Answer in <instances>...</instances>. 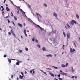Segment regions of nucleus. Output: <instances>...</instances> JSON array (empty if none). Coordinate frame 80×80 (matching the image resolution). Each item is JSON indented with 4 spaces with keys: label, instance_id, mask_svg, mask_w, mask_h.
<instances>
[{
    "label": "nucleus",
    "instance_id": "f257e3e1",
    "mask_svg": "<svg viewBox=\"0 0 80 80\" xmlns=\"http://www.w3.org/2000/svg\"><path fill=\"white\" fill-rule=\"evenodd\" d=\"M71 25H70L71 27H72L74 25V23L75 24H78V22H76L75 20H73L70 22Z\"/></svg>",
    "mask_w": 80,
    "mask_h": 80
},
{
    "label": "nucleus",
    "instance_id": "f03ea898",
    "mask_svg": "<svg viewBox=\"0 0 80 80\" xmlns=\"http://www.w3.org/2000/svg\"><path fill=\"white\" fill-rule=\"evenodd\" d=\"M36 15H37V17H38V21L39 22H40V18H42V16L40 15L38 13H36Z\"/></svg>",
    "mask_w": 80,
    "mask_h": 80
},
{
    "label": "nucleus",
    "instance_id": "7ed1b4c3",
    "mask_svg": "<svg viewBox=\"0 0 80 80\" xmlns=\"http://www.w3.org/2000/svg\"><path fill=\"white\" fill-rule=\"evenodd\" d=\"M19 10L21 12H22V16H25V17H27V16H26V15H25V12L23 11L22 10V9L21 8H19Z\"/></svg>",
    "mask_w": 80,
    "mask_h": 80
},
{
    "label": "nucleus",
    "instance_id": "20e7f679",
    "mask_svg": "<svg viewBox=\"0 0 80 80\" xmlns=\"http://www.w3.org/2000/svg\"><path fill=\"white\" fill-rule=\"evenodd\" d=\"M70 53H74V52H75V50L73 48L72 49V48H70Z\"/></svg>",
    "mask_w": 80,
    "mask_h": 80
},
{
    "label": "nucleus",
    "instance_id": "39448f33",
    "mask_svg": "<svg viewBox=\"0 0 80 80\" xmlns=\"http://www.w3.org/2000/svg\"><path fill=\"white\" fill-rule=\"evenodd\" d=\"M66 25L67 27V26H65V28H66V29H68V28H71V27H70V26L68 23H67L66 24Z\"/></svg>",
    "mask_w": 80,
    "mask_h": 80
},
{
    "label": "nucleus",
    "instance_id": "423d86ee",
    "mask_svg": "<svg viewBox=\"0 0 80 80\" xmlns=\"http://www.w3.org/2000/svg\"><path fill=\"white\" fill-rule=\"evenodd\" d=\"M52 34H56V30L55 29H52L51 32Z\"/></svg>",
    "mask_w": 80,
    "mask_h": 80
},
{
    "label": "nucleus",
    "instance_id": "0eeeda50",
    "mask_svg": "<svg viewBox=\"0 0 80 80\" xmlns=\"http://www.w3.org/2000/svg\"><path fill=\"white\" fill-rule=\"evenodd\" d=\"M50 40L51 41H52V42H54V41L56 39L55 38H54L53 37H51L50 38Z\"/></svg>",
    "mask_w": 80,
    "mask_h": 80
},
{
    "label": "nucleus",
    "instance_id": "6e6552de",
    "mask_svg": "<svg viewBox=\"0 0 80 80\" xmlns=\"http://www.w3.org/2000/svg\"><path fill=\"white\" fill-rule=\"evenodd\" d=\"M53 16L55 17H57L58 16V14L55 12H54L53 13Z\"/></svg>",
    "mask_w": 80,
    "mask_h": 80
},
{
    "label": "nucleus",
    "instance_id": "1a4fd4ad",
    "mask_svg": "<svg viewBox=\"0 0 80 80\" xmlns=\"http://www.w3.org/2000/svg\"><path fill=\"white\" fill-rule=\"evenodd\" d=\"M60 73V74H61V75H63L64 76H66V75H67V73H65L63 72H61Z\"/></svg>",
    "mask_w": 80,
    "mask_h": 80
},
{
    "label": "nucleus",
    "instance_id": "9d476101",
    "mask_svg": "<svg viewBox=\"0 0 80 80\" xmlns=\"http://www.w3.org/2000/svg\"><path fill=\"white\" fill-rule=\"evenodd\" d=\"M68 39L70 38V33L68 32L67 34Z\"/></svg>",
    "mask_w": 80,
    "mask_h": 80
},
{
    "label": "nucleus",
    "instance_id": "9b49d317",
    "mask_svg": "<svg viewBox=\"0 0 80 80\" xmlns=\"http://www.w3.org/2000/svg\"><path fill=\"white\" fill-rule=\"evenodd\" d=\"M18 25L20 27H23V25L20 23H18Z\"/></svg>",
    "mask_w": 80,
    "mask_h": 80
},
{
    "label": "nucleus",
    "instance_id": "f8f14e48",
    "mask_svg": "<svg viewBox=\"0 0 80 80\" xmlns=\"http://www.w3.org/2000/svg\"><path fill=\"white\" fill-rule=\"evenodd\" d=\"M65 7L69 6V3L66 2L65 4Z\"/></svg>",
    "mask_w": 80,
    "mask_h": 80
},
{
    "label": "nucleus",
    "instance_id": "ddd939ff",
    "mask_svg": "<svg viewBox=\"0 0 80 80\" xmlns=\"http://www.w3.org/2000/svg\"><path fill=\"white\" fill-rule=\"evenodd\" d=\"M71 68L72 72V73H74V72H75V70L73 69V67H72Z\"/></svg>",
    "mask_w": 80,
    "mask_h": 80
},
{
    "label": "nucleus",
    "instance_id": "4468645a",
    "mask_svg": "<svg viewBox=\"0 0 80 80\" xmlns=\"http://www.w3.org/2000/svg\"><path fill=\"white\" fill-rule=\"evenodd\" d=\"M46 56L47 57H52V56L51 54H49L48 55H46Z\"/></svg>",
    "mask_w": 80,
    "mask_h": 80
},
{
    "label": "nucleus",
    "instance_id": "2eb2a0df",
    "mask_svg": "<svg viewBox=\"0 0 80 80\" xmlns=\"http://www.w3.org/2000/svg\"><path fill=\"white\" fill-rule=\"evenodd\" d=\"M23 78V76H21V75H19V78L21 79H22Z\"/></svg>",
    "mask_w": 80,
    "mask_h": 80
},
{
    "label": "nucleus",
    "instance_id": "dca6fc26",
    "mask_svg": "<svg viewBox=\"0 0 80 80\" xmlns=\"http://www.w3.org/2000/svg\"><path fill=\"white\" fill-rule=\"evenodd\" d=\"M76 17L78 19H79V15H78V14H76Z\"/></svg>",
    "mask_w": 80,
    "mask_h": 80
},
{
    "label": "nucleus",
    "instance_id": "f3484780",
    "mask_svg": "<svg viewBox=\"0 0 80 80\" xmlns=\"http://www.w3.org/2000/svg\"><path fill=\"white\" fill-rule=\"evenodd\" d=\"M6 9L7 11H10V9L8 7H6Z\"/></svg>",
    "mask_w": 80,
    "mask_h": 80
},
{
    "label": "nucleus",
    "instance_id": "a211bd4d",
    "mask_svg": "<svg viewBox=\"0 0 80 80\" xmlns=\"http://www.w3.org/2000/svg\"><path fill=\"white\" fill-rule=\"evenodd\" d=\"M61 67H62V68H65V67H66L65 65L63 64H62L61 65Z\"/></svg>",
    "mask_w": 80,
    "mask_h": 80
},
{
    "label": "nucleus",
    "instance_id": "6ab92c4d",
    "mask_svg": "<svg viewBox=\"0 0 80 80\" xmlns=\"http://www.w3.org/2000/svg\"><path fill=\"white\" fill-rule=\"evenodd\" d=\"M8 62L9 63H11V59H10L8 58Z\"/></svg>",
    "mask_w": 80,
    "mask_h": 80
},
{
    "label": "nucleus",
    "instance_id": "aec40b11",
    "mask_svg": "<svg viewBox=\"0 0 80 80\" xmlns=\"http://www.w3.org/2000/svg\"><path fill=\"white\" fill-rule=\"evenodd\" d=\"M51 75V76H52V77H54V74L53 73H49Z\"/></svg>",
    "mask_w": 80,
    "mask_h": 80
},
{
    "label": "nucleus",
    "instance_id": "412c9836",
    "mask_svg": "<svg viewBox=\"0 0 80 80\" xmlns=\"http://www.w3.org/2000/svg\"><path fill=\"white\" fill-rule=\"evenodd\" d=\"M54 45L55 46H56V45H57V42H54Z\"/></svg>",
    "mask_w": 80,
    "mask_h": 80
},
{
    "label": "nucleus",
    "instance_id": "4be33fe9",
    "mask_svg": "<svg viewBox=\"0 0 80 80\" xmlns=\"http://www.w3.org/2000/svg\"><path fill=\"white\" fill-rule=\"evenodd\" d=\"M64 2H66V3H68V2H69V0H65Z\"/></svg>",
    "mask_w": 80,
    "mask_h": 80
},
{
    "label": "nucleus",
    "instance_id": "5701e85b",
    "mask_svg": "<svg viewBox=\"0 0 80 80\" xmlns=\"http://www.w3.org/2000/svg\"><path fill=\"white\" fill-rule=\"evenodd\" d=\"M28 8H30L31 7V6H30V5L29 4H28Z\"/></svg>",
    "mask_w": 80,
    "mask_h": 80
},
{
    "label": "nucleus",
    "instance_id": "b1692460",
    "mask_svg": "<svg viewBox=\"0 0 80 80\" xmlns=\"http://www.w3.org/2000/svg\"><path fill=\"white\" fill-rule=\"evenodd\" d=\"M42 50L43 51H45V48L44 47H42Z\"/></svg>",
    "mask_w": 80,
    "mask_h": 80
},
{
    "label": "nucleus",
    "instance_id": "393cba45",
    "mask_svg": "<svg viewBox=\"0 0 80 80\" xmlns=\"http://www.w3.org/2000/svg\"><path fill=\"white\" fill-rule=\"evenodd\" d=\"M16 65H20V63L18 62H17L16 63Z\"/></svg>",
    "mask_w": 80,
    "mask_h": 80
},
{
    "label": "nucleus",
    "instance_id": "a878e982",
    "mask_svg": "<svg viewBox=\"0 0 80 80\" xmlns=\"http://www.w3.org/2000/svg\"><path fill=\"white\" fill-rule=\"evenodd\" d=\"M12 34L13 35L14 37H16V35H15V34L14 33V32H12Z\"/></svg>",
    "mask_w": 80,
    "mask_h": 80
},
{
    "label": "nucleus",
    "instance_id": "bb28decb",
    "mask_svg": "<svg viewBox=\"0 0 80 80\" xmlns=\"http://www.w3.org/2000/svg\"><path fill=\"white\" fill-rule=\"evenodd\" d=\"M52 67H53L55 69H58V67H55V66H52Z\"/></svg>",
    "mask_w": 80,
    "mask_h": 80
},
{
    "label": "nucleus",
    "instance_id": "cd10ccee",
    "mask_svg": "<svg viewBox=\"0 0 80 80\" xmlns=\"http://www.w3.org/2000/svg\"><path fill=\"white\" fill-rule=\"evenodd\" d=\"M63 34L64 35V37H66V34H65V32H63Z\"/></svg>",
    "mask_w": 80,
    "mask_h": 80
},
{
    "label": "nucleus",
    "instance_id": "c85d7f7f",
    "mask_svg": "<svg viewBox=\"0 0 80 80\" xmlns=\"http://www.w3.org/2000/svg\"><path fill=\"white\" fill-rule=\"evenodd\" d=\"M43 6H44V7H47V5L46 4H44Z\"/></svg>",
    "mask_w": 80,
    "mask_h": 80
},
{
    "label": "nucleus",
    "instance_id": "c756f323",
    "mask_svg": "<svg viewBox=\"0 0 80 80\" xmlns=\"http://www.w3.org/2000/svg\"><path fill=\"white\" fill-rule=\"evenodd\" d=\"M19 52H20V53H22V50L19 49Z\"/></svg>",
    "mask_w": 80,
    "mask_h": 80
},
{
    "label": "nucleus",
    "instance_id": "7c9ffc66",
    "mask_svg": "<svg viewBox=\"0 0 80 80\" xmlns=\"http://www.w3.org/2000/svg\"><path fill=\"white\" fill-rule=\"evenodd\" d=\"M26 32H27V30H26V29H25L24 30V33H26Z\"/></svg>",
    "mask_w": 80,
    "mask_h": 80
},
{
    "label": "nucleus",
    "instance_id": "2f4dec72",
    "mask_svg": "<svg viewBox=\"0 0 80 80\" xmlns=\"http://www.w3.org/2000/svg\"><path fill=\"white\" fill-rule=\"evenodd\" d=\"M32 42H34V41H35V37H34L32 39Z\"/></svg>",
    "mask_w": 80,
    "mask_h": 80
},
{
    "label": "nucleus",
    "instance_id": "473e14b6",
    "mask_svg": "<svg viewBox=\"0 0 80 80\" xmlns=\"http://www.w3.org/2000/svg\"><path fill=\"white\" fill-rule=\"evenodd\" d=\"M25 50H26V51H28V48H25Z\"/></svg>",
    "mask_w": 80,
    "mask_h": 80
},
{
    "label": "nucleus",
    "instance_id": "72a5a7b5",
    "mask_svg": "<svg viewBox=\"0 0 80 80\" xmlns=\"http://www.w3.org/2000/svg\"><path fill=\"white\" fill-rule=\"evenodd\" d=\"M43 73H44L46 75H47V73H46V72H44L43 71H42Z\"/></svg>",
    "mask_w": 80,
    "mask_h": 80
},
{
    "label": "nucleus",
    "instance_id": "f704fd0d",
    "mask_svg": "<svg viewBox=\"0 0 80 80\" xmlns=\"http://www.w3.org/2000/svg\"><path fill=\"white\" fill-rule=\"evenodd\" d=\"M14 20H17V18H16V17H14Z\"/></svg>",
    "mask_w": 80,
    "mask_h": 80
},
{
    "label": "nucleus",
    "instance_id": "c9c22d12",
    "mask_svg": "<svg viewBox=\"0 0 80 80\" xmlns=\"http://www.w3.org/2000/svg\"><path fill=\"white\" fill-rule=\"evenodd\" d=\"M11 16L12 17H13V13H12V12H11Z\"/></svg>",
    "mask_w": 80,
    "mask_h": 80
},
{
    "label": "nucleus",
    "instance_id": "e433bc0d",
    "mask_svg": "<svg viewBox=\"0 0 80 80\" xmlns=\"http://www.w3.org/2000/svg\"><path fill=\"white\" fill-rule=\"evenodd\" d=\"M40 28L41 30H43V29L42 27H40Z\"/></svg>",
    "mask_w": 80,
    "mask_h": 80
},
{
    "label": "nucleus",
    "instance_id": "4c0bfd02",
    "mask_svg": "<svg viewBox=\"0 0 80 80\" xmlns=\"http://www.w3.org/2000/svg\"><path fill=\"white\" fill-rule=\"evenodd\" d=\"M10 32H11V33H13V29H11V30Z\"/></svg>",
    "mask_w": 80,
    "mask_h": 80
},
{
    "label": "nucleus",
    "instance_id": "58836bf2",
    "mask_svg": "<svg viewBox=\"0 0 80 80\" xmlns=\"http://www.w3.org/2000/svg\"><path fill=\"white\" fill-rule=\"evenodd\" d=\"M17 8L18 10V9H20V7H17Z\"/></svg>",
    "mask_w": 80,
    "mask_h": 80
},
{
    "label": "nucleus",
    "instance_id": "ea45409f",
    "mask_svg": "<svg viewBox=\"0 0 80 80\" xmlns=\"http://www.w3.org/2000/svg\"><path fill=\"white\" fill-rule=\"evenodd\" d=\"M68 65V63H66V65H65L66 67H67V65Z\"/></svg>",
    "mask_w": 80,
    "mask_h": 80
},
{
    "label": "nucleus",
    "instance_id": "a19ab883",
    "mask_svg": "<svg viewBox=\"0 0 80 80\" xmlns=\"http://www.w3.org/2000/svg\"><path fill=\"white\" fill-rule=\"evenodd\" d=\"M47 69L48 70H52V68H47Z\"/></svg>",
    "mask_w": 80,
    "mask_h": 80
},
{
    "label": "nucleus",
    "instance_id": "79ce46f5",
    "mask_svg": "<svg viewBox=\"0 0 80 80\" xmlns=\"http://www.w3.org/2000/svg\"><path fill=\"white\" fill-rule=\"evenodd\" d=\"M35 42H36V43H38V40H35Z\"/></svg>",
    "mask_w": 80,
    "mask_h": 80
},
{
    "label": "nucleus",
    "instance_id": "37998d69",
    "mask_svg": "<svg viewBox=\"0 0 80 80\" xmlns=\"http://www.w3.org/2000/svg\"><path fill=\"white\" fill-rule=\"evenodd\" d=\"M58 78L59 80H62V79L60 78Z\"/></svg>",
    "mask_w": 80,
    "mask_h": 80
},
{
    "label": "nucleus",
    "instance_id": "c03bdc74",
    "mask_svg": "<svg viewBox=\"0 0 80 80\" xmlns=\"http://www.w3.org/2000/svg\"><path fill=\"white\" fill-rule=\"evenodd\" d=\"M37 46L38 48H40V46L39 45H38Z\"/></svg>",
    "mask_w": 80,
    "mask_h": 80
},
{
    "label": "nucleus",
    "instance_id": "a18cd8bd",
    "mask_svg": "<svg viewBox=\"0 0 80 80\" xmlns=\"http://www.w3.org/2000/svg\"><path fill=\"white\" fill-rule=\"evenodd\" d=\"M74 44L75 46V47H77V45H76V44L75 43H74Z\"/></svg>",
    "mask_w": 80,
    "mask_h": 80
},
{
    "label": "nucleus",
    "instance_id": "49530a36",
    "mask_svg": "<svg viewBox=\"0 0 80 80\" xmlns=\"http://www.w3.org/2000/svg\"><path fill=\"white\" fill-rule=\"evenodd\" d=\"M25 37H27V34H26V33H24Z\"/></svg>",
    "mask_w": 80,
    "mask_h": 80
},
{
    "label": "nucleus",
    "instance_id": "de8ad7c7",
    "mask_svg": "<svg viewBox=\"0 0 80 80\" xmlns=\"http://www.w3.org/2000/svg\"><path fill=\"white\" fill-rule=\"evenodd\" d=\"M7 57V55H4V57L5 58V57Z\"/></svg>",
    "mask_w": 80,
    "mask_h": 80
},
{
    "label": "nucleus",
    "instance_id": "09e8293b",
    "mask_svg": "<svg viewBox=\"0 0 80 80\" xmlns=\"http://www.w3.org/2000/svg\"><path fill=\"white\" fill-rule=\"evenodd\" d=\"M58 77H60V74H58Z\"/></svg>",
    "mask_w": 80,
    "mask_h": 80
},
{
    "label": "nucleus",
    "instance_id": "8fccbe9b",
    "mask_svg": "<svg viewBox=\"0 0 80 80\" xmlns=\"http://www.w3.org/2000/svg\"><path fill=\"white\" fill-rule=\"evenodd\" d=\"M7 20L8 22V23H10V21H9V20L8 19Z\"/></svg>",
    "mask_w": 80,
    "mask_h": 80
},
{
    "label": "nucleus",
    "instance_id": "3c124183",
    "mask_svg": "<svg viewBox=\"0 0 80 80\" xmlns=\"http://www.w3.org/2000/svg\"><path fill=\"white\" fill-rule=\"evenodd\" d=\"M37 27H39V28H40V26L37 25Z\"/></svg>",
    "mask_w": 80,
    "mask_h": 80
},
{
    "label": "nucleus",
    "instance_id": "603ef678",
    "mask_svg": "<svg viewBox=\"0 0 80 80\" xmlns=\"http://www.w3.org/2000/svg\"><path fill=\"white\" fill-rule=\"evenodd\" d=\"M21 73L22 76H23V73L22 72H21Z\"/></svg>",
    "mask_w": 80,
    "mask_h": 80
},
{
    "label": "nucleus",
    "instance_id": "864d4df0",
    "mask_svg": "<svg viewBox=\"0 0 80 80\" xmlns=\"http://www.w3.org/2000/svg\"><path fill=\"white\" fill-rule=\"evenodd\" d=\"M8 33L9 35H11V32H8Z\"/></svg>",
    "mask_w": 80,
    "mask_h": 80
},
{
    "label": "nucleus",
    "instance_id": "5fc2aeb1",
    "mask_svg": "<svg viewBox=\"0 0 80 80\" xmlns=\"http://www.w3.org/2000/svg\"><path fill=\"white\" fill-rule=\"evenodd\" d=\"M1 10H2V11H3V10H4V8H3Z\"/></svg>",
    "mask_w": 80,
    "mask_h": 80
},
{
    "label": "nucleus",
    "instance_id": "6e6d98bb",
    "mask_svg": "<svg viewBox=\"0 0 80 80\" xmlns=\"http://www.w3.org/2000/svg\"><path fill=\"white\" fill-rule=\"evenodd\" d=\"M11 2L12 3V4H13V5H14V4H13V2L12 1H11Z\"/></svg>",
    "mask_w": 80,
    "mask_h": 80
},
{
    "label": "nucleus",
    "instance_id": "4d7b16f0",
    "mask_svg": "<svg viewBox=\"0 0 80 80\" xmlns=\"http://www.w3.org/2000/svg\"><path fill=\"white\" fill-rule=\"evenodd\" d=\"M12 22L13 24V25H15V23H14V22H13V21H12Z\"/></svg>",
    "mask_w": 80,
    "mask_h": 80
},
{
    "label": "nucleus",
    "instance_id": "13d9d810",
    "mask_svg": "<svg viewBox=\"0 0 80 80\" xmlns=\"http://www.w3.org/2000/svg\"><path fill=\"white\" fill-rule=\"evenodd\" d=\"M32 70H31L30 71V73H32Z\"/></svg>",
    "mask_w": 80,
    "mask_h": 80
},
{
    "label": "nucleus",
    "instance_id": "bf43d9fd",
    "mask_svg": "<svg viewBox=\"0 0 80 80\" xmlns=\"http://www.w3.org/2000/svg\"><path fill=\"white\" fill-rule=\"evenodd\" d=\"M65 46V45H63V49L64 50V48L63 47H64Z\"/></svg>",
    "mask_w": 80,
    "mask_h": 80
},
{
    "label": "nucleus",
    "instance_id": "052dcab7",
    "mask_svg": "<svg viewBox=\"0 0 80 80\" xmlns=\"http://www.w3.org/2000/svg\"><path fill=\"white\" fill-rule=\"evenodd\" d=\"M17 13H18V14H19V11L18 10L17 12Z\"/></svg>",
    "mask_w": 80,
    "mask_h": 80
},
{
    "label": "nucleus",
    "instance_id": "680f3d73",
    "mask_svg": "<svg viewBox=\"0 0 80 80\" xmlns=\"http://www.w3.org/2000/svg\"><path fill=\"white\" fill-rule=\"evenodd\" d=\"M19 62V63H22V61H19V62Z\"/></svg>",
    "mask_w": 80,
    "mask_h": 80
},
{
    "label": "nucleus",
    "instance_id": "e2e57ef3",
    "mask_svg": "<svg viewBox=\"0 0 80 80\" xmlns=\"http://www.w3.org/2000/svg\"><path fill=\"white\" fill-rule=\"evenodd\" d=\"M74 78H75L76 79L77 78V76H75Z\"/></svg>",
    "mask_w": 80,
    "mask_h": 80
},
{
    "label": "nucleus",
    "instance_id": "0e129e2a",
    "mask_svg": "<svg viewBox=\"0 0 80 80\" xmlns=\"http://www.w3.org/2000/svg\"><path fill=\"white\" fill-rule=\"evenodd\" d=\"M30 20H30V19H29V18H28V21H30Z\"/></svg>",
    "mask_w": 80,
    "mask_h": 80
},
{
    "label": "nucleus",
    "instance_id": "69168bd1",
    "mask_svg": "<svg viewBox=\"0 0 80 80\" xmlns=\"http://www.w3.org/2000/svg\"><path fill=\"white\" fill-rule=\"evenodd\" d=\"M8 16H6L5 17V18H8Z\"/></svg>",
    "mask_w": 80,
    "mask_h": 80
},
{
    "label": "nucleus",
    "instance_id": "338daca9",
    "mask_svg": "<svg viewBox=\"0 0 80 80\" xmlns=\"http://www.w3.org/2000/svg\"><path fill=\"white\" fill-rule=\"evenodd\" d=\"M3 13H4V11H2V15H3Z\"/></svg>",
    "mask_w": 80,
    "mask_h": 80
},
{
    "label": "nucleus",
    "instance_id": "774afa93",
    "mask_svg": "<svg viewBox=\"0 0 80 80\" xmlns=\"http://www.w3.org/2000/svg\"><path fill=\"white\" fill-rule=\"evenodd\" d=\"M32 72H33V73H35V71H32Z\"/></svg>",
    "mask_w": 80,
    "mask_h": 80
}]
</instances>
